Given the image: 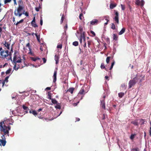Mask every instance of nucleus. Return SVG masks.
Returning a JSON list of instances; mask_svg holds the SVG:
<instances>
[{"instance_id":"37","label":"nucleus","mask_w":151,"mask_h":151,"mask_svg":"<svg viewBox=\"0 0 151 151\" xmlns=\"http://www.w3.org/2000/svg\"><path fill=\"white\" fill-rule=\"evenodd\" d=\"M111 28L113 29H115L116 27L114 23L111 24Z\"/></svg>"},{"instance_id":"43","label":"nucleus","mask_w":151,"mask_h":151,"mask_svg":"<svg viewBox=\"0 0 151 151\" xmlns=\"http://www.w3.org/2000/svg\"><path fill=\"white\" fill-rule=\"evenodd\" d=\"M79 30L81 33H82L83 32V29L82 27V26H80L79 27Z\"/></svg>"},{"instance_id":"40","label":"nucleus","mask_w":151,"mask_h":151,"mask_svg":"<svg viewBox=\"0 0 151 151\" xmlns=\"http://www.w3.org/2000/svg\"><path fill=\"white\" fill-rule=\"evenodd\" d=\"M135 135H136V134H132L130 137V139H133L134 138V137Z\"/></svg>"},{"instance_id":"21","label":"nucleus","mask_w":151,"mask_h":151,"mask_svg":"<svg viewBox=\"0 0 151 151\" xmlns=\"http://www.w3.org/2000/svg\"><path fill=\"white\" fill-rule=\"evenodd\" d=\"M35 35L36 37V38H37V41H38V42H40V35H37V34H35Z\"/></svg>"},{"instance_id":"5","label":"nucleus","mask_w":151,"mask_h":151,"mask_svg":"<svg viewBox=\"0 0 151 151\" xmlns=\"http://www.w3.org/2000/svg\"><path fill=\"white\" fill-rule=\"evenodd\" d=\"M136 84L134 80L132 79L130 80L129 83V88H131L132 86H134Z\"/></svg>"},{"instance_id":"49","label":"nucleus","mask_w":151,"mask_h":151,"mask_svg":"<svg viewBox=\"0 0 151 151\" xmlns=\"http://www.w3.org/2000/svg\"><path fill=\"white\" fill-rule=\"evenodd\" d=\"M91 41H88V46L89 48H90V45L91 44Z\"/></svg>"},{"instance_id":"47","label":"nucleus","mask_w":151,"mask_h":151,"mask_svg":"<svg viewBox=\"0 0 151 151\" xmlns=\"http://www.w3.org/2000/svg\"><path fill=\"white\" fill-rule=\"evenodd\" d=\"M64 19V15H63L62 16V17H61V21H60V23H61V24H62V23Z\"/></svg>"},{"instance_id":"56","label":"nucleus","mask_w":151,"mask_h":151,"mask_svg":"<svg viewBox=\"0 0 151 151\" xmlns=\"http://www.w3.org/2000/svg\"><path fill=\"white\" fill-rule=\"evenodd\" d=\"M5 52H6V54L7 56L9 55V54L8 50H6L5 51Z\"/></svg>"},{"instance_id":"22","label":"nucleus","mask_w":151,"mask_h":151,"mask_svg":"<svg viewBox=\"0 0 151 151\" xmlns=\"http://www.w3.org/2000/svg\"><path fill=\"white\" fill-rule=\"evenodd\" d=\"M145 119H141L140 120V123L141 125H143L145 124Z\"/></svg>"},{"instance_id":"7","label":"nucleus","mask_w":151,"mask_h":151,"mask_svg":"<svg viewBox=\"0 0 151 151\" xmlns=\"http://www.w3.org/2000/svg\"><path fill=\"white\" fill-rule=\"evenodd\" d=\"M101 104L100 106L101 108L103 109H105V99H102L101 100Z\"/></svg>"},{"instance_id":"3","label":"nucleus","mask_w":151,"mask_h":151,"mask_svg":"<svg viewBox=\"0 0 151 151\" xmlns=\"http://www.w3.org/2000/svg\"><path fill=\"white\" fill-rule=\"evenodd\" d=\"M24 9L23 6H19L17 10H15L14 12V14L16 16H18L20 17L23 14L22 11Z\"/></svg>"},{"instance_id":"34","label":"nucleus","mask_w":151,"mask_h":151,"mask_svg":"<svg viewBox=\"0 0 151 151\" xmlns=\"http://www.w3.org/2000/svg\"><path fill=\"white\" fill-rule=\"evenodd\" d=\"M78 43L77 41H75L73 43V45L75 46H78Z\"/></svg>"},{"instance_id":"9","label":"nucleus","mask_w":151,"mask_h":151,"mask_svg":"<svg viewBox=\"0 0 151 151\" xmlns=\"http://www.w3.org/2000/svg\"><path fill=\"white\" fill-rule=\"evenodd\" d=\"M133 79L134 80L136 83L138 81H139V83H141L142 81V79L140 78L139 76H136Z\"/></svg>"},{"instance_id":"45","label":"nucleus","mask_w":151,"mask_h":151,"mask_svg":"<svg viewBox=\"0 0 151 151\" xmlns=\"http://www.w3.org/2000/svg\"><path fill=\"white\" fill-rule=\"evenodd\" d=\"M114 64V61L113 62H112L111 63V66L109 68V70H111V69L113 68V66Z\"/></svg>"},{"instance_id":"12","label":"nucleus","mask_w":151,"mask_h":151,"mask_svg":"<svg viewBox=\"0 0 151 151\" xmlns=\"http://www.w3.org/2000/svg\"><path fill=\"white\" fill-rule=\"evenodd\" d=\"M59 56L58 55H55V60L56 62L55 63L57 64L59 63Z\"/></svg>"},{"instance_id":"60","label":"nucleus","mask_w":151,"mask_h":151,"mask_svg":"<svg viewBox=\"0 0 151 151\" xmlns=\"http://www.w3.org/2000/svg\"><path fill=\"white\" fill-rule=\"evenodd\" d=\"M7 130L9 131V130L11 129V126H9L8 127H7Z\"/></svg>"},{"instance_id":"6","label":"nucleus","mask_w":151,"mask_h":151,"mask_svg":"<svg viewBox=\"0 0 151 151\" xmlns=\"http://www.w3.org/2000/svg\"><path fill=\"white\" fill-rule=\"evenodd\" d=\"M135 4L137 5H141V6H143L145 4L144 1L142 0L141 1L139 0H136Z\"/></svg>"},{"instance_id":"35","label":"nucleus","mask_w":151,"mask_h":151,"mask_svg":"<svg viewBox=\"0 0 151 151\" xmlns=\"http://www.w3.org/2000/svg\"><path fill=\"white\" fill-rule=\"evenodd\" d=\"M18 3L19 6H22V5H23V3L22 0H19L18 1Z\"/></svg>"},{"instance_id":"1","label":"nucleus","mask_w":151,"mask_h":151,"mask_svg":"<svg viewBox=\"0 0 151 151\" xmlns=\"http://www.w3.org/2000/svg\"><path fill=\"white\" fill-rule=\"evenodd\" d=\"M18 53V52L17 50H15L13 61L11 57H10V59H10L11 61L14 63V68L16 70H17L20 67H21V68H22L24 67V66H20L19 65H17V63H21L22 60V59L20 58V57H17V54Z\"/></svg>"},{"instance_id":"46","label":"nucleus","mask_w":151,"mask_h":151,"mask_svg":"<svg viewBox=\"0 0 151 151\" xmlns=\"http://www.w3.org/2000/svg\"><path fill=\"white\" fill-rule=\"evenodd\" d=\"M22 107L24 110H27V109H29L28 107L25 106H24V105H23Z\"/></svg>"},{"instance_id":"19","label":"nucleus","mask_w":151,"mask_h":151,"mask_svg":"<svg viewBox=\"0 0 151 151\" xmlns=\"http://www.w3.org/2000/svg\"><path fill=\"white\" fill-rule=\"evenodd\" d=\"M116 6V4H112L111 3L110 5V8L111 9H113Z\"/></svg>"},{"instance_id":"48","label":"nucleus","mask_w":151,"mask_h":151,"mask_svg":"<svg viewBox=\"0 0 151 151\" xmlns=\"http://www.w3.org/2000/svg\"><path fill=\"white\" fill-rule=\"evenodd\" d=\"M32 113L34 115H36L37 114V113L36 112V111L35 110H33L32 111Z\"/></svg>"},{"instance_id":"31","label":"nucleus","mask_w":151,"mask_h":151,"mask_svg":"<svg viewBox=\"0 0 151 151\" xmlns=\"http://www.w3.org/2000/svg\"><path fill=\"white\" fill-rule=\"evenodd\" d=\"M59 104L57 103V104H56L57 105L55 106V108L59 109H61V106Z\"/></svg>"},{"instance_id":"57","label":"nucleus","mask_w":151,"mask_h":151,"mask_svg":"<svg viewBox=\"0 0 151 151\" xmlns=\"http://www.w3.org/2000/svg\"><path fill=\"white\" fill-rule=\"evenodd\" d=\"M40 25H42V17H41V19H40Z\"/></svg>"},{"instance_id":"50","label":"nucleus","mask_w":151,"mask_h":151,"mask_svg":"<svg viewBox=\"0 0 151 151\" xmlns=\"http://www.w3.org/2000/svg\"><path fill=\"white\" fill-rule=\"evenodd\" d=\"M9 78V76L6 77L5 78V80H4V81H5V82H7L8 81V79Z\"/></svg>"},{"instance_id":"55","label":"nucleus","mask_w":151,"mask_h":151,"mask_svg":"<svg viewBox=\"0 0 151 151\" xmlns=\"http://www.w3.org/2000/svg\"><path fill=\"white\" fill-rule=\"evenodd\" d=\"M40 6H39V7H36L35 8V10L37 12H38L39 11L40 9Z\"/></svg>"},{"instance_id":"62","label":"nucleus","mask_w":151,"mask_h":151,"mask_svg":"<svg viewBox=\"0 0 151 151\" xmlns=\"http://www.w3.org/2000/svg\"><path fill=\"white\" fill-rule=\"evenodd\" d=\"M68 27L67 24H66L65 25L64 27V28L65 29H67Z\"/></svg>"},{"instance_id":"36","label":"nucleus","mask_w":151,"mask_h":151,"mask_svg":"<svg viewBox=\"0 0 151 151\" xmlns=\"http://www.w3.org/2000/svg\"><path fill=\"white\" fill-rule=\"evenodd\" d=\"M121 87L122 88L126 89L127 88V86L125 83H123L121 85Z\"/></svg>"},{"instance_id":"24","label":"nucleus","mask_w":151,"mask_h":151,"mask_svg":"<svg viewBox=\"0 0 151 151\" xmlns=\"http://www.w3.org/2000/svg\"><path fill=\"white\" fill-rule=\"evenodd\" d=\"M52 103L53 104H57L58 101L55 99H52L51 100Z\"/></svg>"},{"instance_id":"38","label":"nucleus","mask_w":151,"mask_h":151,"mask_svg":"<svg viewBox=\"0 0 151 151\" xmlns=\"http://www.w3.org/2000/svg\"><path fill=\"white\" fill-rule=\"evenodd\" d=\"M121 7L122 9V10L124 11L125 9V6L124 5L122 4H121Z\"/></svg>"},{"instance_id":"15","label":"nucleus","mask_w":151,"mask_h":151,"mask_svg":"<svg viewBox=\"0 0 151 151\" xmlns=\"http://www.w3.org/2000/svg\"><path fill=\"white\" fill-rule=\"evenodd\" d=\"M4 45L6 47L7 49H9V46L10 45V43L9 42H5V43L4 44Z\"/></svg>"},{"instance_id":"58","label":"nucleus","mask_w":151,"mask_h":151,"mask_svg":"<svg viewBox=\"0 0 151 151\" xmlns=\"http://www.w3.org/2000/svg\"><path fill=\"white\" fill-rule=\"evenodd\" d=\"M23 14H24L25 16L27 17L29 16V13L28 12H26L25 13L24 12L23 13Z\"/></svg>"},{"instance_id":"52","label":"nucleus","mask_w":151,"mask_h":151,"mask_svg":"<svg viewBox=\"0 0 151 151\" xmlns=\"http://www.w3.org/2000/svg\"><path fill=\"white\" fill-rule=\"evenodd\" d=\"M62 47V44H60L57 46V48H58L61 49Z\"/></svg>"},{"instance_id":"33","label":"nucleus","mask_w":151,"mask_h":151,"mask_svg":"<svg viewBox=\"0 0 151 151\" xmlns=\"http://www.w3.org/2000/svg\"><path fill=\"white\" fill-rule=\"evenodd\" d=\"M48 98L49 99H50L51 100L52 99V94L50 92H48Z\"/></svg>"},{"instance_id":"14","label":"nucleus","mask_w":151,"mask_h":151,"mask_svg":"<svg viewBox=\"0 0 151 151\" xmlns=\"http://www.w3.org/2000/svg\"><path fill=\"white\" fill-rule=\"evenodd\" d=\"M57 72L56 70H55L54 71V74L53 76V82H55L56 80V75H57Z\"/></svg>"},{"instance_id":"8","label":"nucleus","mask_w":151,"mask_h":151,"mask_svg":"<svg viewBox=\"0 0 151 151\" xmlns=\"http://www.w3.org/2000/svg\"><path fill=\"white\" fill-rule=\"evenodd\" d=\"M99 21L97 19H93L90 22V24L92 25H96L99 23Z\"/></svg>"},{"instance_id":"17","label":"nucleus","mask_w":151,"mask_h":151,"mask_svg":"<svg viewBox=\"0 0 151 151\" xmlns=\"http://www.w3.org/2000/svg\"><path fill=\"white\" fill-rule=\"evenodd\" d=\"M74 90V88H70L67 90V91L70 92L72 94Z\"/></svg>"},{"instance_id":"18","label":"nucleus","mask_w":151,"mask_h":151,"mask_svg":"<svg viewBox=\"0 0 151 151\" xmlns=\"http://www.w3.org/2000/svg\"><path fill=\"white\" fill-rule=\"evenodd\" d=\"M125 31V28H123L122 30L120 31L119 33V35H122L123 34Z\"/></svg>"},{"instance_id":"2","label":"nucleus","mask_w":151,"mask_h":151,"mask_svg":"<svg viewBox=\"0 0 151 151\" xmlns=\"http://www.w3.org/2000/svg\"><path fill=\"white\" fill-rule=\"evenodd\" d=\"M3 124H4V122H0V131L4 133V134L1 136V138L2 139H4L5 135L7 134L9 136V131L7 130V126L4 125L3 126Z\"/></svg>"},{"instance_id":"42","label":"nucleus","mask_w":151,"mask_h":151,"mask_svg":"<svg viewBox=\"0 0 151 151\" xmlns=\"http://www.w3.org/2000/svg\"><path fill=\"white\" fill-rule=\"evenodd\" d=\"M109 16H106L105 17V19L106 20L107 22H109Z\"/></svg>"},{"instance_id":"30","label":"nucleus","mask_w":151,"mask_h":151,"mask_svg":"<svg viewBox=\"0 0 151 151\" xmlns=\"http://www.w3.org/2000/svg\"><path fill=\"white\" fill-rule=\"evenodd\" d=\"M113 40H118V36L115 34H113Z\"/></svg>"},{"instance_id":"64","label":"nucleus","mask_w":151,"mask_h":151,"mask_svg":"<svg viewBox=\"0 0 151 151\" xmlns=\"http://www.w3.org/2000/svg\"><path fill=\"white\" fill-rule=\"evenodd\" d=\"M80 120V119L79 118H76V122L77 121H79Z\"/></svg>"},{"instance_id":"23","label":"nucleus","mask_w":151,"mask_h":151,"mask_svg":"<svg viewBox=\"0 0 151 151\" xmlns=\"http://www.w3.org/2000/svg\"><path fill=\"white\" fill-rule=\"evenodd\" d=\"M31 60L34 61H36L37 60H40V58L38 57L34 58L31 57Z\"/></svg>"},{"instance_id":"27","label":"nucleus","mask_w":151,"mask_h":151,"mask_svg":"<svg viewBox=\"0 0 151 151\" xmlns=\"http://www.w3.org/2000/svg\"><path fill=\"white\" fill-rule=\"evenodd\" d=\"M101 68L102 69H105V70H107L106 68H105V66L104 63H102L101 64Z\"/></svg>"},{"instance_id":"53","label":"nucleus","mask_w":151,"mask_h":151,"mask_svg":"<svg viewBox=\"0 0 151 151\" xmlns=\"http://www.w3.org/2000/svg\"><path fill=\"white\" fill-rule=\"evenodd\" d=\"M82 17H83V14L82 13H81L80 14L79 17V19L81 20L82 19Z\"/></svg>"},{"instance_id":"44","label":"nucleus","mask_w":151,"mask_h":151,"mask_svg":"<svg viewBox=\"0 0 151 151\" xmlns=\"http://www.w3.org/2000/svg\"><path fill=\"white\" fill-rule=\"evenodd\" d=\"M114 64V61L113 62H112L111 63V66L109 68V70H111V69L113 68V66Z\"/></svg>"},{"instance_id":"11","label":"nucleus","mask_w":151,"mask_h":151,"mask_svg":"<svg viewBox=\"0 0 151 151\" xmlns=\"http://www.w3.org/2000/svg\"><path fill=\"white\" fill-rule=\"evenodd\" d=\"M2 139H1L0 140V145L3 146H4L5 145L6 143L5 137L4 136V139H2Z\"/></svg>"},{"instance_id":"61","label":"nucleus","mask_w":151,"mask_h":151,"mask_svg":"<svg viewBox=\"0 0 151 151\" xmlns=\"http://www.w3.org/2000/svg\"><path fill=\"white\" fill-rule=\"evenodd\" d=\"M32 22H35V17H34V18H33V20H32Z\"/></svg>"},{"instance_id":"32","label":"nucleus","mask_w":151,"mask_h":151,"mask_svg":"<svg viewBox=\"0 0 151 151\" xmlns=\"http://www.w3.org/2000/svg\"><path fill=\"white\" fill-rule=\"evenodd\" d=\"M24 19H22L20 20L17 23H16L15 24V25L16 26H17L19 24L22 23L23 22Z\"/></svg>"},{"instance_id":"51","label":"nucleus","mask_w":151,"mask_h":151,"mask_svg":"<svg viewBox=\"0 0 151 151\" xmlns=\"http://www.w3.org/2000/svg\"><path fill=\"white\" fill-rule=\"evenodd\" d=\"M11 71V69H9L6 72V74H8L9 73H10Z\"/></svg>"},{"instance_id":"16","label":"nucleus","mask_w":151,"mask_h":151,"mask_svg":"<svg viewBox=\"0 0 151 151\" xmlns=\"http://www.w3.org/2000/svg\"><path fill=\"white\" fill-rule=\"evenodd\" d=\"M131 123L133 124L135 126H138L139 125L138 123L137 120L132 121L131 122Z\"/></svg>"},{"instance_id":"4","label":"nucleus","mask_w":151,"mask_h":151,"mask_svg":"<svg viewBox=\"0 0 151 151\" xmlns=\"http://www.w3.org/2000/svg\"><path fill=\"white\" fill-rule=\"evenodd\" d=\"M115 16L114 18V20L115 21V22L117 24H119V13L117 11H116L115 10L114 11Z\"/></svg>"},{"instance_id":"29","label":"nucleus","mask_w":151,"mask_h":151,"mask_svg":"<svg viewBox=\"0 0 151 151\" xmlns=\"http://www.w3.org/2000/svg\"><path fill=\"white\" fill-rule=\"evenodd\" d=\"M124 95V93L122 92H120L118 93L119 97L120 98H122Z\"/></svg>"},{"instance_id":"39","label":"nucleus","mask_w":151,"mask_h":151,"mask_svg":"<svg viewBox=\"0 0 151 151\" xmlns=\"http://www.w3.org/2000/svg\"><path fill=\"white\" fill-rule=\"evenodd\" d=\"M111 57H107L106 58V61L107 63H109L110 61V59Z\"/></svg>"},{"instance_id":"54","label":"nucleus","mask_w":151,"mask_h":151,"mask_svg":"<svg viewBox=\"0 0 151 151\" xmlns=\"http://www.w3.org/2000/svg\"><path fill=\"white\" fill-rule=\"evenodd\" d=\"M90 32L93 35V36H95L96 35V34L95 33V32H93V31L91 30V31H90Z\"/></svg>"},{"instance_id":"41","label":"nucleus","mask_w":151,"mask_h":151,"mask_svg":"<svg viewBox=\"0 0 151 151\" xmlns=\"http://www.w3.org/2000/svg\"><path fill=\"white\" fill-rule=\"evenodd\" d=\"M26 46L27 47H28L29 48V50H31V47L30 46V45L29 43H28L26 45Z\"/></svg>"},{"instance_id":"13","label":"nucleus","mask_w":151,"mask_h":151,"mask_svg":"<svg viewBox=\"0 0 151 151\" xmlns=\"http://www.w3.org/2000/svg\"><path fill=\"white\" fill-rule=\"evenodd\" d=\"M12 0H4V4H6L8 3H9ZM14 2V4L15 5H16L17 4L16 0H13Z\"/></svg>"},{"instance_id":"20","label":"nucleus","mask_w":151,"mask_h":151,"mask_svg":"<svg viewBox=\"0 0 151 151\" xmlns=\"http://www.w3.org/2000/svg\"><path fill=\"white\" fill-rule=\"evenodd\" d=\"M85 32H83L82 33H81V37L80 38L82 39H84V38H85Z\"/></svg>"},{"instance_id":"63","label":"nucleus","mask_w":151,"mask_h":151,"mask_svg":"<svg viewBox=\"0 0 151 151\" xmlns=\"http://www.w3.org/2000/svg\"><path fill=\"white\" fill-rule=\"evenodd\" d=\"M46 89L47 90H50L51 89V88L50 87H47Z\"/></svg>"},{"instance_id":"25","label":"nucleus","mask_w":151,"mask_h":151,"mask_svg":"<svg viewBox=\"0 0 151 151\" xmlns=\"http://www.w3.org/2000/svg\"><path fill=\"white\" fill-rule=\"evenodd\" d=\"M31 24L33 27H34L35 28L37 27L38 26L37 25V24H36V22H32L31 23Z\"/></svg>"},{"instance_id":"26","label":"nucleus","mask_w":151,"mask_h":151,"mask_svg":"<svg viewBox=\"0 0 151 151\" xmlns=\"http://www.w3.org/2000/svg\"><path fill=\"white\" fill-rule=\"evenodd\" d=\"M84 89L83 88H82L81 89L79 93L82 95L84 94Z\"/></svg>"},{"instance_id":"10","label":"nucleus","mask_w":151,"mask_h":151,"mask_svg":"<svg viewBox=\"0 0 151 151\" xmlns=\"http://www.w3.org/2000/svg\"><path fill=\"white\" fill-rule=\"evenodd\" d=\"M0 54L2 58H4L7 57L4 50H2L0 52Z\"/></svg>"},{"instance_id":"59","label":"nucleus","mask_w":151,"mask_h":151,"mask_svg":"<svg viewBox=\"0 0 151 151\" xmlns=\"http://www.w3.org/2000/svg\"><path fill=\"white\" fill-rule=\"evenodd\" d=\"M42 59L43 60L44 63H45L46 62L47 60L45 58H43Z\"/></svg>"},{"instance_id":"28","label":"nucleus","mask_w":151,"mask_h":151,"mask_svg":"<svg viewBox=\"0 0 151 151\" xmlns=\"http://www.w3.org/2000/svg\"><path fill=\"white\" fill-rule=\"evenodd\" d=\"M139 149L138 147H135L132 149L131 150V151H139Z\"/></svg>"}]
</instances>
